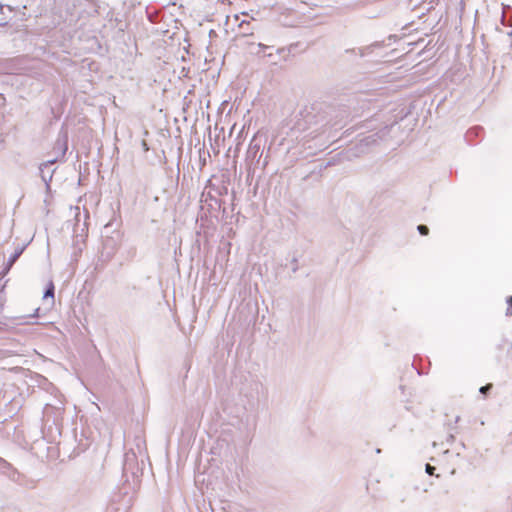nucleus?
I'll list each match as a JSON object with an SVG mask.
<instances>
[{"mask_svg": "<svg viewBox=\"0 0 512 512\" xmlns=\"http://www.w3.org/2000/svg\"><path fill=\"white\" fill-rule=\"evenodd\" d=\"M491 387H492V385H491V384H488V385H486V386H483V387H481V388H480V392H481V393H486V392H487Z\"/></svg>", "mask_w": 512, "mask_h": 512, "instance_id": "5", "label": "nucleus"}, {"mask_svg": "<svg viewBox=\"0 0 512 512\" xmlns=\"http://www.w3.org/2000/svg\"><path fill=\"white\" fill-rule=\"evenodd\" d=\"M426 472L429 475H435V467L430 464H426Z\"/></svg>", "mask_w": 512, "mask_h": 512, "instance_id": "3", "label": "nucleus"}, {"mask_svg": "<svg viewBox=\"0 0 512 512\" xmlns=\"http://www.w3.org/2000/svg\"><path fill=\"white\" fill-rule=\"evenodd\" d=\"M509 307L507 309V315H512V296L508 298Z\"/></svg>", "mask_w": 512, "mask_h": 512, "instance_id": "4", "label": "nucleus"}, {"mask_svg": "<svg viewBox=\"0 0 512 512\" xmlns=\"http://www.w3.org/2000/svg\"><path fill=\"white\" fill-rule=\"evenodd\" d=\"M44 297H54V285L50 283L49 288L46 290Z\"/></svg>", "mask_w": 512, "mask_h": 512, "instance_id": "1", "label": "nucleus"}, {"mask_svg": "<svg viewBox=\"0 0 512 512\" xmlns=\"http://www.w3.org/2000/svg\"><path fill=\"white\" fill-rule=\"evenodd\" d=\"M417 229L421 235H427L429 233V229L425 225H419Z\"/></svg>", "mask_w": 512, "mask_h": 512, "instance_id": "2", "label": "nucleus"}]
</instances>
